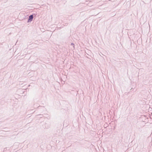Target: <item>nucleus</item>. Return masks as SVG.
<instances>
[{"label":"nucleus","instance_id":"obj_1","mask_svg":"<svg viewBox=\"0 0 152 152\" xmlns=\"http://www.w3.org/2000/svg\"><path fill=\"white\" fill-rule=\"evenodd\" d=\"M33 18V16L32 15H31L29 16L28 20L31 21Z\"/></svg>","mask_w":152,"mask_h":152}]
</instances>
